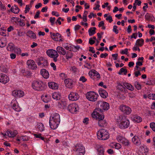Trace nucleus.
Instances as JSON below:
<instances>
[{
    "instance_id": "obj_57",
    "label": "nucleus",
    "mask_w": 155,
    "mask_h": 155,
    "mask_svg": "<svg viewBox=\"0 0 155 155\" xmlns=\"http://www.w3.org/2000/svg\"><path fill=\"white\" fill-rule=\"evenodd\" d=\"M78 69L74 66L72 67L71 68V71L73 72L74 73H76Z\"/></svg>"
},
{
    "instance_id": "obj_40",
    "label": "nucleus",
    "mask_w": 155,
    "mask_h": 155,
    "mask_svg": "<svg viewBox=\"0 0 155 155\" xmlns=\"http://www.w3.org/2000/svg\"><path fill=\"white\" fill-rule=\"evenodd\" d=\"M135 87L138 90H140L141 89V85L139 84L138 82L136 81L134 83Z\"/></svg>"
},
{
    "instance_id": "obj_45",
    "label": "nucleus",
    "mask_w": 155,
    "mask_h": 155,
    "mask_svg": "<svg viewBox=\"0 0 155 155\" xmlns=\"http://www.w3.org/2000/svg\"><path fill=\"white\" fill-rule=\"evenodd\" d=\"M42 64H43V66L44 67H46L48 65V61L46 59H45L44 61L42 62Z\"/></svg>"
},
{
    "instance_id": "obj_41",
    "label": "nucleus",
    "mask_w": 155,
    "mask_h": 155,
    "mask_svg": "<svg viewBox=\"0 0 155 155\" xmlns=\"http://www.w3.org/2000/svg\"><path fill=\"white\" fill-rule=\"evenodd\" d=\"M64 48L66 50H69L70 51H73V50L72 49L73 48L71 46H69L68 45H64Z\"/></svg>"
},
{
    "instance_id": "obj_3",
    "label": "nucleus",
    "mask_w": 155,
    "mask_h": 155,
    "mask_svg": "<svg viewBox=\"0 0 155 155\" xmlns=\"http://www.w3.org/2000/svg\"><path fill=\"white\" fill-rule=\"evenodd\" d=\"M119 120H120L118 122L119 128L124 129L129 127L130 124V121L126 117L120 116L119 117Z\"/></svg>"
},
{
    "instance_id": "obj_23",
    "label": "nucleus",
    "mask_w": 155,
    "mask_h": 155,
    "mask_svg": "<svg viewBox=\"0 0 155 155\" xmlns=\"http://www.w3.org/2000/svg\"><path fill=\"white\" fill-rule=\"evenodd\" d=\"M6 132L8 136L10 137H15L18 133L17 131L16 130H14L13 131H12L11 130L7 131Z\"/></svg>"
},
{
    "instance_id": "obj_43",
    "label": "nucleus",
    "mask_w": 155,
    "mask_h": 155,
    "mask_svg": "<svg viewBox=\"0 0 155 155\" xmlns=\"http://www.w3.org/2000/svg\"><path fill=\"white\" fill-rule=\"evenodd\" d=\"M142 151H143V153H146L148 152V149L147 146H143Z\"/></svg>"
},
{
    "instance_id": "obj_60",
    "label": "nucleus",
    "mask_w": 155,
    "mask_h": 155,
    "mask_svg": "<svg viewBox=\"0 0 155 155\" xmlns=\"http://www.w3.org/2000/svg\"><path fill=\"white\" fill-rule=\"evenodd\" d=\"M117 87L118 89L120 91H123V89L124 88V86L122 84L121 85H117Z\"/></svg>"
},
{
    "instance_id": "obj_39",
    "label": "nucleus",
    "mask_w": 155,
    "mask_h": 155,
    "mask_svg": "<svg viewBox=\"0 0 155 155\" xmlns=\"http://www.w3.org/2000/svg\"><path fill=\"white\" fill-rule=\"evenodd\" d=\"M45 59H44V58L42 57H40V58H38L37 60V64L38 66H40L42 64V61H43Z\"/></svg>"
},
{
    "instance_id": "obj_18",
    "label": "nucleus",
    "mask_w": 155,
    "mask_h": 155,
    "mask_svg": "<svg viewBox=\"0 0 155 155\" xmlns=\"http://www.w3.org/2000/svg\"><path fill=\"white\" fill-rule=\"evenodd\" d=\"M100 96L102 98H105L108 96V93L106 91L102 88H100L98 91Z\"/></svg>"
},
{
    "instance_id": "obj_19",
    "label": "nucleus",
    "mask_w": 155,
    "mask_h": 155,
    "mask_svg": "<svg viewBox=\"0 0 155 155\" xmlns=\"http://www.w3.org/2000/svg\"><path fill=\"white\" fill-rule=\"evenodd\" d=\"M56 50L58 53L62 55H64L66 53V51L64 48L61 46H58L56 48Z\"/></svg>"
},
{
    "instance_id": "obj_13",
    "label": "nucleus",
    "mask_w": 155,
    "mask_h": 155,
    "mask_svg": "<svg viewBox=\"0 0 155 155\" xmlns=\"http://www.w3.org/2000/svg\"><path fill=\"white\" fill-rule=\"evenodd\" d=\"M79 95L75 92H71L68 95V98L70 100L72 101H76L78 99Z\"/></svg>"
},
{
    "instance_id": "obj_6",
    "label": "nucleus",
    "mask_w": 155,
    "mask_h": 155,
    "mask_svg": "<svg viewBox=\"0 0 155 155\" xmlns=\"http://www.w3.org/2000/svg\"><path fill=\"white\" fill-rule=\"evenodd\" d=\"M97 138L101 140H106L109 137L108 132L104 129H101L99 130L97 133Z\"/></svg>"
},
{
    "instance_id": "obj_49",
    "label": "nucleus",
    "mask_w": 155,
    "mask_h": 155,
    "mask_svg": "<svg viewBox=\"0 0 155 155\" xmlns=\"http://www.w3.org/2000/svg\"><path fill=\"white\" fill-rule=\"evenodd\" d=\"M14 50L18 54H20L21 53V50L19 48H15Z\"/></svg>"
},
{
    "instance_id": "obj_9",
    "label": "nucleus",
    "mask_w": 155,
    "mask_h": 155,
    "mask_svg": "<svg viewBox=\"0 0 155 155\" xmlns=\"http://www.w3.org/2000/svg\"><path fill=\"white\" fill-rule=\"evenodd\" d=\"M74 150L78 152L79 155H83L85 152L84 147L80 144H76L74 147Z\"/></svg>"
},
{
    "instance_id": "obj_54",
    "label": "nucleus",
    "mask_w": 155,
    "mask_h": 155,
    "mask_svg": "<svg viewBox=\"0 0 155 155\" xmlns=\"http://www.w3.org/2000/svg\"><path fill=\"white\" fill-rule=\"evenodd\" d=\"M116 149H120L121 148V146L120 144L119 143H116L114 145Z\"/></svg>"
},
{
    "instance_id": "obj_21",
    "label": "nucleus",
    "mask_w": 155,
    "mask_h": 155,
    "mask_svg": "<svg viewBox=\"0 0 155 155\" xmlns=\"http://www.w3.org/2000/svg\"><path fill=\"white\" fill-rule=\"evenodd\" d=\"M132 141L137 146H139L141 143L139 138L137 136H134L132 139Z\"/></svg>"
},
{
    "instance_id": "obj_2",
    "label": "nucleus",
    "mask_w": 155,
    "mask_h": 155,
    "mask_svg": "<svg viewBox=\"0 0 155 155\" xmlns=\"http://www.w3.org/2000/svg\"><path fill=\"white\" fill-rule=\"evenodd\" d=\"M97 104L98 107L94 110L93 114L98 113L103 114L102 112L104 110H107L110 107L109 104L106 102L98 101Z\"/></svg>"
},
{
    "instance_id": "obj_7",
    "label": "nucleus",
    "mask_w": 155,
    "mask_h": 155,
    "mask_svg": "<svg viewBox=\"0 0 155 155\" xmlns=\"http://www.w3.org/2000/svg\"><path fill=\"white\" fill-rule=\"evenodd\" d=\"M46 53L49 57L53 58V60L54 62L57 61V58L59 54L56 51L53 49H50L46 51Z\"/></svg>"
},
{
    "instance_id": "obj_46",
    "label": "nucleus",
    "mask_w": 155,
    "mask_h": 155,
    "mask_svg": "<svg viewBox=\"0 0 155 155\" xmlns=\"http://www.w3.org/2000/svg\"><path fill=\"white\" fill-rule=\"evenodd\" d=\"M117 27L116 25H114L113 26V31L116 34H117L118 33V30L117 29Z\"/></svg>"
},
{
    "instance_id": "obj_22",
    "label": "nucleus",
    "mask_w": 155,
    "mask_h": 155,
    "mask_svg": "<svg viewBox=\"0 0 155 155\" xmlns=\"http://www.w3.org/2000/svg\"><path fill=\"white\" fill-rule=\"evenodd\" d=\"M40 73L43 78H48L49 77V74L48 71L45 69H41Z\"/></svg>"
},
{
    "instance_id": "obj_17",
    "label": "nucleus",
    "mask_w": 155,
    "mask_h": 155,
    "mask_svg": "<svg viewBox=\"0 0 155 155\" xmlns=\"http://www.w3.org/2000/svg\"><path fill=\"white\" fill-rule=\"evenodd\" d=\"M96 148L98 155H104V150L102 145H97Z\"/></svg>"
},
{
    "instance_id": "obj_64",
    "label": "nucleus",
    "mask_w": 155,
    "mask_h": 155,
    "mask_svg": "<svg viewBox=\"0 0 155 155\" xmlns=\"http://www.w3.org/2000/svg\"><path fill=\"white\" fill-rule=\"evenodd\" d=\"M10 56L11 58L12 59H13L15 58L16 57V55L14 53H11L10 54Z\"/></svg>"
},
{
    "instance_id": "obj_61",
    "label": "nucleus",
    "mask_w": 155,
    "mask_h": 155,
    "mask_svg": "<svg viewBox=\"0 0 155 155\" xmlns=\"http://www.w3.org/2000/svg\"><path fill=\"white\" fill-rule=\"evenodd\" d=\"M30 9V8L29 7L28 5H26L24 11L25 13H26L28 12Z\"/></svg>"
},
{
    "instance_id": "obj_29",
    "label": "nucleus",
    "mask_w": 155,
    "mask_h": 155,
    "mask_svg": "<svg viewBox=\"0 0 155 155\" xmlns=\"http://www.w3.org/2000/svg\"><path fill=\"white\" fill-rule=\"evenodd\" d=\"M144 42V40L143 39H138L136 41L135 45L141 47L143 45Z\"/></svg>"
},
{
    "instance_id": "obj_1",
    "label": "nucleus",
    "mask_w": 155,
    "mask_h": 155,
    "mask_svg": "<svg viewBox=\"0 0 155 155\" xmlns=\"http://www.w3.org/2000/svg\"><path fill=\"white\" fill-rule=\"evenodd\" d=\"M60 116L57 113L55 114L51 118V117L49 120V124L50 128L53 130L56 129L60 123Z\"/></svg>"
},
{
    "instance_id": "obj_44",
    "label": "nucleus",
    "mask_w": 155,
    "mask_h": 155,
    "mask_svg": "<svg viewBox=\"0 0 155 155\" xmlns=\"http://www.w3.org/2000/svg\"><path fill=\"white\" fill-rule=\"evenodd\" d=\"M150 127L152 130L155 132V123L152 122L150 124Z\"/></svg>"
},
{
    "instance_id": "obj_32",
    "label": "nucleus",
    "mask_w": 155,
    "mask_h": 155,
    "mask_svg": "<svg viewBox=\"0 0 155 155\" xmlns=\"http://www.w3.org/2000/svg\"><path fill=\"white\" fill-rule=\"evenodd\" d=\"M72 51H68L66 52V53L65 54V58L66 59L68 60L72 58L73 57V54L71 52Z\"/></svg>"
},
{
    "instance_id": "obj_27",
    "label": "nucleus",
    "mask_w": 155,
    "mask_h": 155,
    "mask_svg": "<svg viewBox=\"0 0 155 155\" xmlns=\"http://www.w3.org/2000/svg\"><path fill=\"white\" fill-rule=\"evenodd\" d=\"M52 97L54 99L59 100L60 99L61 97V94L58 92H54L52 94Z\"/></svg>"
},
{
    "instance_id": "obj_30",
    "label": "nucleus",
    "mask_w": 155,
    "mask_h": 155,
    "mask_svg": "<svg viewBox=\"0 0 155 155\" xmlns=\"http://www.w3.org/2000/svg\"><path fill=\"white\" fill-rule=\"evenodd\" d=\"M128 89L132 91L134 90V87L130 84L127 83H124L123 84Z\"/></svg>"
},
{
    "instance_id": "obj_37",
    "label": "nucleus",
    "mask_w": 155,
    "mask_h": 155,
    "mask_svg": "<svg viewBox=\"0 0 155 155\" xmlns=\"http://www.w3.org/2000/svg\"><path fill=\"white\" fill-rule=\"evenodd\" d=\"M127 71L126 69L124 68H121L119 71L118 72V74H121L122 73H124V74L126 75L127 73Z\"/></svg>"
},
{
    "instance_id": "obj_8",
    "label": "nucleus",
    "mask_w": 155,
    "mask_h": 155,
    "mask_svg": "<svg viewBox=\"0 0 155 155\" xmlns=\"http://www.w3.org/2000/svg\"><path fill=\"white\" fill-rule=\"evenodd\" d=\"M86 98L92 101H95L97 100L98 95L94 91L87 92L85 94Z\"/></svg>"
},
{
    "instance_id": "obj_36",
    "label": "nucleus",
    "mask_w": 155,
    "mask_h": 155,
    "mask_svg": "<svg viewBox=\"0 0 155 155\" xmlns=\"http://www.w3.org/2000/svg\"><path fill=\"white\" fill-rule=\"evenodd\" d=\"M37 125V128L40 131H42L44 130V125L42 124L39 123Z\"/></svg>"
},
{
    "instance_id": "obj_53",
    "label": "nucleus",
    "mask_w": 155,
    "mask_h": 155,
    "mask_svg": "<svg viewBox=\"0 0 155 155\" xmlns=\"http://www.w3.org/2000/svg\"><path fill=\"white\" fill-rule=\"evenodd\" d=\"M6 45V44L5 43L3 42L2 41H0V47L3 48Z\"/></svg>"
},
{
    "instance_id": "obj_50",
    "label": "nucleus",
    "mask_w": 155,
    "mask_h": 155,
    "mask_svg": "<svg viewBox=\"0 0 155 155\" xmlns=\"http://www.w3.org/2000/svg\"><path fill=\"white\" fill-rule=\"evenodd\" d=\"M129 143H130L128 140L125 139L122 144L125 146H128L129 145Z\"/></svg>"
},
{
    "instance_id": "obj_42",
    "label": "nucleus",
    "mask_w": 155,
    "mask_h": 155,
    "mask_svg": "<svg viewBox=\"0 0 155 155\" xmlns=\"http://www.w3.org/2000/svg\"><path fill=\"white\" fill-rule=\"evenodd\" d=\"M93 72H94L93 77H96V78H100V74L96 71L93 70Z\"/></svg>"
},
{
    "instance_id": "obj_10",
    "label": "nucleus",
    "mask_w": 155,
    "mask_h": 155,
    "mask_svg": "<svg viewBox=\"0 0 155 155\" xmlns=\"http://www.w3.org/2000/svg\"><path fill=\"white\" fill-rule=\"evenodd\" d=\"M120 110L124 113L126 114H129L131 112V109L129 107L122 104L119 107Z\"/></svg>"
},
{
    "instance_id": "obj_25",
    "label": "nucleus",
    "mask_w": 155,
    "mask_h": 155,
    "mask_svg": "<svg viewBox=\"0 0 155 155\" xmlns=\"http://www.w3.org/2000/svg\"><path fill=\"white\" fill-rule=\"evenodd\" d=\"M10 11L15 14H17L19 12V9L17 6L14 5L12 7Z\"/></svg>"
},
{
    "instance_id": "obj_52",
    "label": "nucleus",
    "mask_w": 155,
    "mask_h": 155,
    "mask_svg": "<svg viewBox=\"0 0 155 155\" xmlns=\"http://www.w3.org/2000/svg\"><path fill=\"white\" fill-rule=\"evenodd\" d=\"M128 49L127 48H125L124 50H123L121 52V54H127L128 53Z\"/></svg>"
},
{
    "instance_id": "obj_62",
    "label": "nucleus",
    "mask_w": 155,
    "mask_h": 155,
    "mask_svg": "<svg viewBox=\"0 0 155 155\" xmlns=\"http://www.w3.org/2000/svg\"><path fill=\"white\" fill-rule=\"evenodd\" d=\"M95 42V41L94 40H92V38H90L89 39V43L90 45H92L94 44Z\"/></svg>"
},
{
    "instance_id": "obj_51",
    "label": "nucleus",
    "mask_w": 155,
    "mask_h": 155,
    "mask_svg": "<svg viewBox=\"0 0 155 155\" xmlns=\"http://www.w3.org/2000/svg\"><path fill=\"white\" fill-rule=\"evenodd\" d=\"M40 14V12L39 11H37L36 13V14L34 17V18L35 19L39 18L40 17L39 15Z\"/></svg>"
},
{
    "instance_id": "obj_14",
    "label": "nucleus",
    "mask_w": 155,
    "mask_h": 155,
    "mask_svg": "<svg viewBox=\"0 0 155 155\" xmlns=\"http://www.w3.org/2000/svg\"><path fill=\"white\" fill-rule=\"evenodd\" d=\"M65 86L68 88H71L73 87V84L74 83L72 79L67 78L64 81Z\"/></svg>"
},
{
    "instance_id": "obj_24",
    "label": "nucleus",
    "mask_w": 155,
    "mask_h": 155,
    "mask_svg": "<svg viewBox=\"0 0 155 155\" xmlns=\"http://www.w3.org/2000/svg\"><path fill=\"white\" fill-rule=\"evenodd\" d=\"M131 118L133 120L137 123H140L142 121V118L139 116L133 115Z\"/></svg>"
},
{
    "instance_id": "obj_26",
    "label": "nucleus",
    "mask_w": 155,
    "mask_h": 155,
    "mask_svg": "<svg viewBox=\"0 0 155 155\" xmlns=\"http://www.w3.org/2000/svg\"><path fill=\"white\" fill-rule=\"evenodd\" d=\"M68 104L65 101H61L59 102L58 106L59 107L62 109L65 108L67 106Z\"/></svg>"
},
{
    "instance_id": "obj_15",
    "label": "nucleus",
    "mask_w": 155,
    "mask_h": 155,
    "mask_svg": "<svg viewBox=\"0 0 155 155\" xmlns=\"http://www.w3.org/2000/svg\"><path fill=\"white\" fill-rule=\"evenodd\" d=\"M12 94L15 97H21L24 96V93L22 91L15 90L13 91Z\"/></svg>"
},
{
    "instance_id": "obj_38",
    "label": "nucleus",
    "mask_w": 155,
    "mask_h": 155,
    "mask_svg": "<svg viewBox=\"0 0 155 155\" xmlns=\"http://www.w3.org/2000/svg\"><path fill=\"white\" fill-rule=\"evenodd\" d=\"M9 81V78H0V82L5 84Z\"/></svg>"
},
{
    "instance_id": "obj_48",
    "label": "nucleus",
    "mask_w": 155,
    "mask_h": 155,
    "mask_svg": "<svg viewBox=\"0 0 155 155\" xmlns=\"http://www.w3.org/2000/svg\"><path fill=\"white\" fill-rule=\"evenodd\" d=\"M145 17L146 19L147 20L150 21L151 20V16L148 13H147L145 15Z\"/></svg>"
},
{
    "instance_id": "obj_31",
    "label": "nucleus",
    "mask_w": 155,
    "mask_h": 155,
    "mask_svg": "<svg viewBox=\"0 0 155 155\" xmlns=\"http://www.w3.org/2000/svg\"><path fill=\"white\" fill-rule=\"evenodd\" d=\"M7 49L8 51H12L15 49L14 45L12 43H9L8 45Z\"/></svg>"
},
{
    "instance_id": "obj_58",
    "label": "nucleus",
    "mask_w": 155,
    "mask_h": 155,
    "mask_svg": "<svg viewBox=\"0 0 155 155\" xmlns=\"http://www.w3.org/2000/svg\"><path fill=\"white\" fill-rule=\"evenodd\" d=\"M134 74L136 77H138L139 75H140L141 74L140 72V71H138L134 72Z\"/></svg>"
},
{
    "instance_id": "obj_56",
    "label": "nucleus",
    "mask_w": 155,
    "mask_h": 155,
    "mask_svg": "<svg viewBox=\"0 0 155 155\" xmlns=\"http://www.w3.org/2000/svg\"><path fill=\"white\" fill-rule=\"evenodd\" d=\"M24 75L26 76L27 77H30L31 76V73L28 71H27L26 72L23 73Z\"/></svg>"
},
{
    "instance_id": "obj_33",
    "label": "nucleus",
    "mask_w": 155,
    "mask_h": 155,
    "mask_svg": "<svg viewBox=\"0 0 155 155\" xmlns=\"http://www.w3.org/2000/svg\"><path fill=\"white\" fill-rule=\"evenodd\" d=\"M155 84V78H148L146 84L148 85H153Z\"/></svg>"
},
{
    "instance_id": "obj_59",
    "label": "nucleus",
    "mask_w": 155,
    "mask_h": 155,
    "mask_svg": "<svg viewBox=\"0 0 155 155\" xmlns=\"http://www.w3.org/2000/svg\"><path fill=\"white\" fill-rule=\"evenodd\" d=\"M106 20H109V22L111 23L113 21V19L112 17L110 15L108 17L106 18Z\"/></svg>"
},
{
    "instance_id": "obj_12",
    "label": "nucleus",
    "mask_w": 155,
    "mask_h": 155,
    "mask_svg": "<svg viewBox=\"0 0 155 155\" xmlns=\"http://www.w3.org/2000/svg\"><path fill=\"white\" fill-rule=\"evenodd\" d=\"M51 35V38L54 41H62V38L61 35L58 33H52L51 32H50Z\"/></svg>"
},
{
    "instance_id": "obj_5",
    "label": "nucleus",
    "mask_w": 155,
    "mask_h": 155,
    "mask_svg": "<svg viewBox=\"0 0 155 155\" xmlns=\"http://www.w3.org/2000/svg\"><path fill=\"white\" fill-rule=\"evenodd\" d=\"M33 88L36 91H42L45 89L46 85L41 81H35L32 84Z\"/></svg>"
},
{
    "instance_id": "obj_34",
    "label": "nucleus",
    "mask_w": 155,
    "mask_h": 155,
    "mask_svg": "<svg viewBox=\"0 0 155 155\" xmlns=\"http://www.w3.org/2000/svg\"><path fill=\"white\" fill-rule=\"evenodd\" d=\"M96 28L95 27H93L91 28L88 30V32L90 36H92L96 33Z\"/></svg>"
},
{
    "instance_id": "obj_4",
    "label": "nucleus",
    "mask_w": 155,
    "mask_h": 155,
    "mask_svg": "<svg viewBox=\"0 0 155 155\" xmlns=\"http://www.w3.org/2000/svg\"><path fill=\"white\" fill-rule=\"evenodd\" d=\"M92 117L94 118H96L98 120V124L100 127H104L106 125V123L105 120H104V116L101 114L98 113H92Z\"/></svg>"
},
{
    "instance_id": "obj_55",
    "label": "nucleus",
    "mask_w": 155,
    "mask_h": 155,
    "mask_svg": "<svg viewBox=\"0 0 155 155\" xmlns=\"http://www.w3.org/2000/svg\"><path fill=\"white\" fill-rule=\"evenodd\" d=\"M112 56L114 58V60H116L117 59L118 54L117 53L113 54H112Z\"/></svg>"
},
{
    "instance_id": "obj_16",
    "label": "nucleus",
    "mask_w": 155,
    "mask_h": 155,
    "mask_svg": "<svg viewBox=\"0 0 155 155\" xmlns=\"http://www.w3.org/2000/svg\"><path fill=\"white\" fill-rule=\"evenodd\" d=\"M27 64L29 68L32 70H35L37 67L35 62L33 60H29L27 61Z\"/></svg>"
},
{
    "instance_id": "obj_28",
    "label": "nucleus",
    "mask_w": 155,
    "mask_h": 155,
    "mask_svg": "<svg viewBox=\"0 0 155 155\" xmlns=\"http://www.w3.org/2000/svg\"><path fill=\"white\" fill-rule=\"evenodd\" d=\"M27 36L32 39L36 38V35L34 33L31 31H28L27 33Z\"/></svg>"
},
{
    "instance_id": "obj_20",
    "label": "nucleus",
    "mask_w": 155,
    "mask_h": 155,
    "mask_svg": "<svg viewBox=\"0 0 155 155\" xmlns=\"http://www.w3.org/2000/svg\"><path fill=\"white\" fill-rule=\"evenodd\" d=\"M48 84L49 87L52 89H58V84L54 82H48Z\"/></svg>"
},
{
    "instance_id": "obj_63",
    "label": "nucleus",
    "mask_w": 155,
    "mask_h": 155,
    "mask_svg": "<svg viewBox=\"0 0 155 155\" xmlns=\"http://www.w3.org/2000/svg\"><path fill=\"white\" fill-rule=\"evenodd\" d=\"M153 94H149L148 95H147V97L150 99H152V100H153Z\"/></svg>"
},
{
    "instance_id": "obj_47",
    "label": "nucleus",
    "mask_w": 155,
    "mask_h": 155,
    "mask_svg": "<svg viewBox=\"0 0 155 155\" xmlns=\"http://www.w3.org/2000/svg\"><path fill=\"white\" fill-rule=\"evenodd\" d=\"M55 20V18L54 17H51L50 18L49 21L51 23V25H53L54 24V22Z\"/></svg>"
},
{
    "instance_id": "obj_35",
    "label": "nucleus",
    "mask_w": 155,
    "mask_h": 155,
    "mask_svg": "<svg viewBox=\"0 0 155 155\" xmlns=\"http://www.w3.org/2000/svg\"><path fill=\"white\" fill-rule=\"evenodd\" d=\"M12 108L15 111L18 112L21 110L20 107L18 105H17L15 104H14L12 105Z\"/></svg>"
},
{
    "instance_id": "obj_11",
    "label": "nucleus",
    "mask_w": 155,
    "mask_h": 155,
    "mask_svg": "<svg viewBox=\"0 0 155 155\" xmlns=\"http://www.w3.org/2000/svg\"><path fill=\"white\" fill-rule=\"evenodd\" d=\"M68 109L71 113H74L78 109V106L76 104H71L68 105Z\"/></svg>"
}]
</instances>
